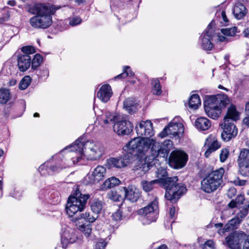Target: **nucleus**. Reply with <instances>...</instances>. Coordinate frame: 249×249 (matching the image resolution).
<instances>
[{"label": "nucleus", "mask_w": 249, "mask_h": 249, "mask_svg": "<svg viewBox=\"0 0 249 249\" xmlns=\"http://www.w3.org/2000/svg\"><path fill=\"white\" fill-rule=\"evenodd\" d=\"M205 145H207L208 148L204 153L205 157L208 158L211 154L217 149L220 146V143L218 142L215 136L211 135L206 140Z\"/></svg>", "instance_id": "aec40b11"}, {"label": "nucleus", "mask_w": 249, "mask_h": 249, "mask_svg": "<svg viewBox=\"0 0 249 249\" xmlns=\"http://www.w3.org/2000/svg\"><path fill=\"white\" fill-rule=\"evenodd\" d=\"M234 200L236 201V203L238 205H240V204L243 203L244 200V196L242 195H238L236 198Z\"/></svg>", "instance_id": "680f3d73"}, {"label": "nucleus", "mask_w": 249, "mask_h": 249, "mask_svg": "<svg viewBox=\"0 0 249 249\" xmlns=\"http://www.w3.org/2000/svg\"><path fill=\"white\" fill-rule=\"evenodd\" d=\"M134 75V73L131 71L130 68L128 66H125L123 70V72L116 76L115 79L125 78L127 76L132 77Z\"/></svg>", "instance_id": "79ce46f5"}, {"label": "nucleus", "mask_w": 249, "mask_h": 249, "mask_svg": "<svg viewBox=\"0 0 249 249\" xmlns=\"http://www.w3.org/2000/svg\"><path fill=\"white\" fill-rule=\"evenodd\" d=\"M122 212L120 210H118L116 212L112 214V217L113 220L115 221H119L122 219Z\"/></svg>", "instance_id": "6e6d98bb"}, {"label": "nucleus", "mask_w": 249, "mask_h": 249, "mask_svg": "<svg viewBox=\"0 0 249 249\" xmlns=\"http://www.w3.org/2000/svg\"><path fill=\"white\" fill-rule=\"evenodd\" d=\"M112 91L110 86L105 84L102 86L97 93V97L103 102H107L111 97Z\"/></svg>", "instance_id": "4be33fe9"}, {"label": "nucleus", "mask_w": 249, "mask_h": 249, "mask_svg": "<svg viewBox=\"0 0 249 249\" xmlns=\"http://www.w3.org/2000/svg\"><path fill=\"white\" fill-rule=\"evenodd\" d=\"M201 105V101L198 94H193L190 98L189 106L190 108L196 109Z\"/></svg>", "instance_id": "e433bc0d"}, {"label": "nucleus", "mask_w": 249, "mask_h": 249, "mask_svg": "<svg viewBox=\"0 0 249 249\" xmlns=\"http://www.w3.org/2000/svg\"><path fill=\"white\" fill-rule=\"evenodd\" d=\"M136 130L138 138L142 139H149L154 135L152 123L148 120L140 123L136 126Z\"/></svg>", "instance_id": "2eb2a0df"}, {"label": "nucleus", "mask_w": 249, "mask_h": 249, "mask_svg": "<svg viewBox=\"0 0 249 249\" xmlns=\"http://www.w3.org/2000/svg\"><path fill=\"white\" fill-rule=\"evenodd\" d=\"M236 194V190L234 187H231L229 189L228 192H227V196L230 198H231L233 197H234Z\"/></svg>", "instance_id": "13d9d810"}, {"label": "nucleus", "mask_w": 249, "mask_h": 249, "mask_svg": "<svg viewBox=\"0 0 249 249\" xmlns=\"http://www.w3.org/2000/svg\"><path fill=\"white\" fill-rule=\"evenodd\" d=\"M223 132L221 133V138L225 142H228L235 138L238 133V129L235 125L227 118L224 119V122L221 124Z\"/></svg>", "instance_id": "9b49d317"}, {"label": "nucleus", "mask_w": 249, "mask_h": 249, "mask_svg": "<svg viewBox=\"0 0 249 249\" xmlns=\"http://www.w3.org/2000/svg\"><path fill=\"white\" fill-rule=\"evenodd\" d=\"M204 109L206 114L209 117L215 119H217L221 114L222 111L216 105L206 99L204 101Z\"/></svg>", "instance_id": "6ab92c4d"}, {"label": "nucleus", "mask_w": 249, "mask_h": 249, "mask_svg": "<svg viewBox=\"0 0 249 249\" xmlns=\"http://www.w3.org/2000/svg\"><path fill=\"white\" fill-rule=\"evenodd\" d=\"M214 243L212 240H208L206 241L203 246L202 247L201 249H213Z\"/></svg>", "instance_id": "5fc2aeb1"}, {"label": "nucleus", "mask_w": 249, "mask_h": 249, "mask_svg": "<svg viewBox=\"0 0 249 249\" xmlns=\"http://www.w3.org/2000/svg\"><path fill=\"white\" fill-rule=\"evenodd\" d=\"M128 145L132 149H137L135 154L138 156L144 157L148 155L150 159L155 162L158 156L164 158L165 155L161 153V143L154 139H142L135 138L128 142Z\"/></svg>", "instance_id": "7ed1b4c3"}, {"label": "nucleus", "mask_w": 249, "mask_h": 249, "mask_svg": "<svg viewBox=\"0 0 249 249\" xmlns=\"http://www.w3.org/2000/svg\"><path fill=\"white\" fill-rule=\"evenodd\" d=\"M31 78L29 76H26L21 80L19 84V88L21 90L26 89L30 85Z\"/></svg>", "instance_id": "a18cd8bd"}, {"label": "nucleus", "mask_w": 249, "mask_h": 249, "mask_svg": "<svg viewBox=\"0 0 249 249\" xmlns=\"http://www.w3.org/2000/svg\"><path fill=\"white\" fill-rule=\"evenodd\" d=\"M188 160L187 155L183 151L176 150L173 151L170 156V162L175 169L183 167Z\"/></svg>", "instance_id": "f8f14e48"}, {"label": "nucleus", "mask_w": 249, "mask_h": 249, "mask_svg": "<svg viewBox=\"0 0 249 249\" xmlns=\"http://www.w3.org/2000/svg\"><path fill=\"white\" fill-rule=\"evenodd\" d=\"M89 195H83L77 189L73 195L70 196L68 199L66 207L67 214L72 218L78 212L83 211L86 207Z\"/></svg>", "instance_id": "39448f33"}, {"label": "nucleus", "mask_w": 249, "mask_h": 249, "mask_svg": "<svg viewBox=\"0 0 249 249\" xmlns=\"http://www.w3.org/2000/svg\"><path fill=\"white\" fill-rule=\"evenodd\" d=\"M232 12L236 19H241L247 14L248 10L242 3L237 2L233 8Z\"/></svg>", "instance_id": "a878e982"}, {"label": "nucleus", "mask_w": 249, "mask_h": 249, "mask_svg": "<svg viewBox=\"0 0 249 249\" xmlns=\"http://www.w3.org/2000/svg\"><path fill=\"white\" fill-rule=\"evenodd\" d=\"M132 124L125 118L116 121L113 125V130L119 135H129L133 130Z\"/></svg>", "instance_id": "4468645a"}, {"label": "nucleus", "mask_w": 249, "mask_h": 249, "mask_svg": "<svg viewBox=\"0 0 249 249\" xmlns=\"http://www.w3.org/2000/svg\"><path fill=\"white\" fill-rule=\"evenodd\" d=\"M106 174V169L103 166L98 165L91 174H88L85 179L89 184H96L104 179Z\"/></svg>", "instance_id": "dca6fc26"}, {"label": "nucleus", "mask_w": 249, "mask_h": 249, "mask_svg": "<svg viewBox=\"0 0 249 249\" xmlns=\"http://www.w3.org/2000/svg\"><path fill=\"white\" fill-rule=\"evenodd\" d=\"M79 229L87 238H89L90 240L94 239V236L92 233L91 226L90 225H80L79 226Z\"/></svg>", "instance_id": "c9c22d12"}, {"label": "nucleus", "mask_w": 249, "mask_h": 249, "mask_svg": "<svg viewBox=\"0 0 249 249\" xmlns=\"http://www.w3.org/2000/svg\"><path fill=\"white\" fill-rule=\"evenodd\" d=\"M115 116L111 113L106 112L105 117L103 118V121L104 124H108L115 121Z\"/></svg>", "instance_id": "8fccbe9b"}, {"label": "nucleus", "mask_w": 249, "mask_h": 249, "mask_svg": "<svg viewBox=\"0 0 249 249\" xmlns=\"http://www.w3.org/2000/svg\"><path fill=\"white\" fill-rule=\"evenodd\" d=\"M238 205L236 203V201L232 200L229 204L228 206L230 208H234L237 207Z\"/></svg>", "instance_id": "69168bd1"}, {"label": "nucleus", "mask_w": 249, "mask_h": 249, "mask_svg": "<svg viewBox=\"0 0 249 249\" xmlns=\"http://www.w3.org/2000/svg\"><path fill=\"white\" fill-rule=\"evenodd\" d=\"M10 13L8 11L3 9L0 11V24H3L8 21L10 18Z\"/></svg>", "instance_id": "de8ad7c7"}, {"label": "nucleus", "mask_w": 249, "mask_h": 249, "mask_svg": "<svg viewBox=\"0 0 249 249\" xmlns=\"http://www.w3.org/2000/svg\"><path fill=\"white\" fill-rule=\"evenodd\" d=\"M238 171L243 176L249 177V163L238 165Z\"/></svg>", "instance_id": "37998d69"}, {"label": "nucleus", "mask_w": 249, "mask_h": 249, "mask_svg": "<svg viewBox=\"0 0 249 249\" xmlns=\"http://www.w3.org/2000/svg\"><path fill=\"white\" fill-rule=\"evenodd\" d=\"M77 239V236L72 231L71 232L65 231L61 236V244L63 248H66L69 244L74 243Z\"/></svg>", "instance_id": "393cba45"}, {"label": "nucleus", "mask_w": 249, "mask_h": 249, "mask_svg": "<svg viewBox=\"0 0 249 249\" xmlns=\"http://www.w3.org/2000/svg\"><path fill=\"white\" fill-rule=\"evenodd\" d=\"M126 199L131 202H136L139 198L140 192L138 189L134 186H129L124 187Z\"/></svg>", "instance_id": "412c9836"}, {"label": "nucleus", "mask_w": 249, "mask_h": 249, "mask_svg": "<svg viewBox=\"0 0 249 249\" xmlns=\"http://www.w3.org/2000/svg\"><path fill=\"white\" fill-rule=\"evenodd\" d=\"M240 113L237 111L236 107L233 105L230 106L228 108L226 115L225 116L224 119H227L230 120V119L232 121H237L239 119Z\"/></svg>", "instance_id": "2f4dec72"}, {"label": "nucleus", "mask_w": 249, "mask_h": 249, "mask_svg": "<svg viewBox=\"0 0 249 249\" xmlns=\"http://www.w3.org/2000/svg\"><path fill=\"white\" fill-rule=\"evenodd\" d=\"M216 14L218 15V16L221 15V18L223 21V22L222 21H221V22L225 25H227L229 20L226 16V12L224 11H222L220 13H217Z\"/></svg>", "instance_id": "bf43d9fd"}, {"label": "nucleus", "mask_w": 249, "mask_h": 249, "mask_svg": "<svg viewBox=\"0 0 249 249\" xmlns=\"http://www.w3.org/2000/svg\"><path fill=\"white\" fill-rule=\"evenodd\" d=\"M82 142L84 150H85L84 152L89 154L91 160H98L103 155L104 148L100 143L90 141L84 142L82 140Z\"/></svg>", "instance_id": "1a4fd4ad"}, {"label": "nucleus", "mask_w": 249, "mask_h": 249, "mask_svg": "<svg viewBox=\"0 0 249 249\" xmlns=\"http://www.w3.org/2000/svg\"><path fill=\"white\" fill-rule=\"evenodd\" d=\"M54 6L36 3L30 7L29 12L36 16L29 20L31 26L36 29H46L52 24V17L56 10Z\"/></svg>", "instance_id": "f03ea898"}, {"label": "nucleus", "mask_w": 249, "mask_h": 249, "mask_svg": "<svg viewBox=\"0 0 249 249\" xmlns=\"http://www.w3.org/2000/svg\"><path fill=\"white\" fill-rule=\"evenodd\" d=\"M196 127L202 131L208 130L211 125V122L209 119L205 117H200L197 118L195 122Z\"/></svg>", "instance_id": "c85d7f7f"}, {"label": "nucleus", "mask_w": 249, "mask_h": 249, "mask_svg": "<svg viewBox=\"0 0 249 249\" xmlns=\"http://www.w3.org/2000/svg\"><path fill=\"white\" fill-rule=\"evenodd\" d=\"M31 57L30 55L23 54L18 58V65L21 71H25L31 66Z\"/></svg>", "instance_id": "b1692460"}, {"label": "nucleus", "mask_w": 249, "mask_h": 249, "mask_svg": "<svg viewBox=\"0 0 249 249\" xmlns=\"http://www.w3.org/2000/svg\"><path fill=\"white\" fill-rule=\"evenodd\" d=\"M249 205L247 207L243 208L240 212L238 213L235 216L237 218H238L239 220L242 222L243 219L247 215L249 212Z\"/></svg>", "instance_id": "09e8293b"}, {"label": "nucleus", "mask_w": 249, "mask_h": 249, "mask_svg": "<svg viewBox=\"0 0 249 249\" xmlns=\"http://www.w3.org/2000/svg\"><path fill=\"white\" fill-rule=\"evenodd\" d=\"M225 170L220 168L209 173L202 181L201 188L207 193H212L216 190L223 182V176Z\"/></svg>", "instance_id": "423d86ee"}, {"label": "nucleus", "mask_w": 249, "mask_h": 249, "mask_svg": "<svg viewBox=\"0 0 249 249\" xmlns=\"http://www.w3.org/2000/svg\"><path fill=\"white\" fill-rule=\"evenodd\" d=\"M218 39L220 42H228V38L222 35H219L218 36Z\"/></svg>", "instance_id": "338daca9"}, {"label": "nucleus", "mask_w": 249, "mask_h": 249, "mask_svg": "<svg viewBox=\"0 0 249 249\" xmlns=\"http://www.w3.org/2000/svg\"><path fill=\"white\" fill-rule=\"evenodd\" d=\"M138 214L141 217L143 224L148 225L154 222L158 218L159 213V204L157 197L146 206L139 209Z\"/></svg>", "instance_id": "0eeeda50"}, {"label": "nucleus", "mask_w": 249, "mask_h": 249, "mask_svg": "<svg viewBox=\"0 0 249 249\" xmlns=\"http://www.w3.org/2000/svg\"><path fill=\"white\" fill-rule=\"evenodd\" d=\"M152 85V91L154 94L160 95L162 93L161 86L159 79H152L151 80Z\"/></svg>", "instance_id": "ea45409f"}, {"label": "nucleus", "mask_w": 249, "mask_h": 249, "mask_svg": "<svg viewBox=\"0 0 249 249\" xmlns=\"http://www.w3.org/2000/svg\"><path fill=\"white\" fill-rule=\"evenodd\" d=\"M243 249H249V236L247 237L244 242Z\"/></svg>", "instance_id": "e2e57ef3"}, {"label": "nucleus", "mask_w": 249, "mask_h": 249, "mask_svg": "<svg viewBox=\"0 0 249 249\" xmlns=\"http://www.w3.org/2000/svg\"><path fill=\"white\" fill-rule=\"evenodd\" d=\"M127 145L128 147H130V149L133 151V160H137L133 168L135 172L140 176H142L149 170H151V169L154 168L153 164H155V162L150 159L148 155L144 157L138 156V155L135 154L137 149H131V147L128 145V143Z\"/></svg>", "instance_id": "6e6552de"}, {"label": "nucleus", "mask_w": 249, "mask_h": 249, "mask_svg": "<svg viewBox=\"0 0 249 249\" xmlns=\"http://www.w3.org/2000/svg\"><path fill=\"white\" fill-rule=\"evenodd\" d=\"M97 217L98 215L97 214H95V213L92 214L90 212H86L85 213H81L78 216L75 215L71 220L76 222L79 220L83 219L87 222L93 223L96 220Z\"/></svg>", "instance_id": "cd10ccee"}, {"label": "nucleus", "mask_w": 249, "mask_h": 249, "mask_svg": "<svg viewBox=\"0 0 249 249\" xmlns=\"http://www.w3.org/2000/svg\"><path fill=\"white\" fill-rule=\"evenodd\" d=\"M42 61V57L39 54H36L32 60V68L36 69L37 68Z\"/></svg>", "instance_id": "c03bdc74"}, {"label": "nucleus", "mask_w": 249, "mask_h": 249, "mask_svg": "<svg viewBox=\"0 0 249 249\" xmlns=\"http://www.w3.org/2000/svg\"><path fill=\"white\" fill-rule=\"evenodd\" d=\"M243 34L244 36L249 37V26L245 29Z\"/></svg>", "instance_id": "774afa93"}, {"label": "nucleus", "mask_w": 249, "mask_h": 249, "mask_svg": "<svg viewBox=\"0 0 249 249\" xmlns=\"http://www.w3.org/2000/svg\"><path fill=\"white\" fill-rule=\"evenodd\" d=\"M138 105L132 98H127L124 102V107L130 114H133L138 110Z\"/></svg>", "instance_id": "7c9ffc66"}, {"label": "nucleus", "mask_w": 249, "mask_h": 249, "mask_svg": "<svg viewBox=\"0 0 249 249\" xmlns=\"http://www.w3.org/2000/svg\"><path fill=\"white\" fill-rule=\"evenodd\" d=\"M104 205V203L98 199L93 200L90 204L91 210L95 214H98L101 212Z\"/></svg>", "instance_id": "f704fd0d"}, {"label": "nucleus", "mask_w": 249, "mask_h": 249, "mask_svg": "<svg viewBox=\"0 0 249 249\" xmlns=\"http://www.w3.org/2000/svg\"><path fill=\"white\" fill-rule=\"evenodd\" d=\"M238 165L249 163V149L242 148L241 149L237 159Z\"/></svg>", "instance_id": "473e14b6"}, {"label": "nucleus", "mask_w": 249, "mask_h": 249, "mask_svg": "<svg viewBox=\"0 0 249 249\" xmlns=\"http://www.w3.org/2000/svg\"><path fill=\"white\" fill-rule=\"evenodd\" d=\"M83 138H79L74 143L64 149L56 156L64 160L63 167H69L79 162L84 158Z\"/></svg>", "instance_id": "20e7f679"}, {"label": "nucleus", "mask_w": 249, "mask_h": 249, "mask_svg": "<svg viewBox=\"0 0 249 249\" xmlns=\"http://www.w3.org/2000/svg\"><path fill=\"white\" fill-rule=\"evenodd\" d=\"M108 196L110 199L114 201H119L122 199L121 196L115 191H111L108 194Z\"/></svg>", "instance_id": "3c124183"}, {"label": "nucleus", "mask_w": 249, "mask_h": 249, "mask_svg": "<svg viewBox=\"0 0 249 249\" xmlns=\"http://www.w3.org/2000/svg\"><path fill=\"white\" fill-rule=\"evenodd\" d=\"M120 183V181L119 179L115 177H111L105 181L103 184L100 186V190L101 191H105L119 185Z\"/></svg>", "instance_id": "bb28decb"}, {"label": "nucleus", "mask_w": 249, "mask_h": 249, "mask_svg": "<svg viewBox=\"0 0 249 249\" xmlns=\"http://www.w3.org/2000/svg\"><path fill=\"white\" fill-rule=\"evenodd\" d=\"M81 22V19L78 17H74L70 20V24L72 26L79 24Z\"/></svg>", "instance_id": "4d7b16f0"}, {"label": "nucleus", "mask_w": 249, "mask_h": 249, "mask_svg": "<svg viewBox=\"0 0 249 249\" xmlns=\"http://www.w3.org/2000/svg\"><path fill=\"white\" fill-rule=\"evenodd\" d=\"M183 131V126L181 123L171 122L168 125L164 128L163 131L160 133V137L163 138L167 135L177 136L179 133Z\"/></svg>", "instance_id": "f3484780"}, {"label": "nucleus", "mask_w": 249, "mask_h": 249, "mask_svg": "<svg viewBox=\"0 0 249 249\" xmlns=\"http://www.w3.org/2000/svg\"><path fill=\"white\" fill-rule=\"evenodd\" d=\"M221 32L225 36H233L237 32V27H233L230 28L222 29Z\"/></svg>", "instance_id": "49530a36"}, {"label": "nucleus", "mask_w": 249, "mask_h": 249, "mask_svg": "<svg viewBox=\"0 0 249 249\" xmlns=\"http://www.w3.org/2000/svg\"><path fill=\"white\" fill-rule=\"evenodd\" d=\"M229 156V150L227 148H223L221 150L220 160L223 162L226 161Z\"/></svg>", "instance_id": "603ef678"}, {"label": "nucleus", "mask_w": 249, "mask_h": 249, "mask_svg": "<svg viewBox=\"0 0 249 249\" xmlns=\"http://www.w3.org/2000/svg\"><path fill=\"white\" fill-rule=\"evenodd\" d=\"M125 147L127 149V152L125 154L117 158H111L108 160L107 164L110 168H123L133 161V151L130 149V147H128L127 144Z\"/></svg>", "instance_id": "9d476101"}, {"label": "nucleus", "mask_w": 249, "mask_h": 249, "mask_svg": "<svg viewBox=\"0 0 249 249\" xmlns=\"http://www.w3.org/2000/svg\"><path fill=\"white\" fill-rule=\"evenodd\" d=\"M159 183V179H153L152 180H149V179H143L141 181V184L142 189L146 192H149L155 188L156 187V185Z\"/></svg>", "instance_id": "c756f323"}, {"label": "nucleus", "mask_w": 249, "mask_h": 249, "mask_svg": "<svg viewBox=\"0 0 249 249\" xmlns=\"http://www.w3.org/2000/svg\"><path fill=\"white\" fill-rule=\"evenodd\" d=\"M161 143V153L163 155L167 156L169 151L171 149L173 146V142L170 140H166L163 143Z\"/></svg>", "instance_id": "4c0bfd02"}, {"label": "nucleus", "mask_w": 249, "mask_h": 249, "mask_svg": "<svg viewBox=\"0 0 249 249\" xmlns=\"http://www.w3.org/2000/svg\"><path fill=\"white\" fill-rule=\"evenodd\" d=\"M11 98L10 91L6 89H0V103L6 104Z\"/></svg>", "instance_id": "58836bf2"}, {"label": "nucleus", "mask_w": 249, "mask_h": 249, "mask_svg": "<svg viewBox=\"0 0 249 249\" xmlns=\"http://www.w3.org/2000/svg\"><path fill=\"white\" fill-rule=\"evenodd\" d=\"M64 160L61 157V158H59L58 163L53 166H52L49 167V170H51L52 172L57 173L59 172L62 169L66 168V167H63Z\"/></svg>", "instance_id": "a19ab883"}, {"label": "nucleus", "mask_w": 249, "mask_h": 249, "mask_svg": "<svg viewBox=\"0 0 249 249\" xmlns=\"http://www.w3.org/2000/svg\"><path fill=\"white\" fill-rule=\"evenodd\" d=\"M214 23L212 21L207 28V31L203 33L200 36L201 40V47L203 50L209 51L213 48V44L211 42V39L214 35V31L213 29Z\"/></svg>", "instance_id": "ddd939ff"}, {"label": "nucleus", "mask_w": 249, "mask_h": 249, "mask_svg": "<svg viewBox=\"0 0 249 249\" xmlns=\"http://www.w3.org/2000/svg\"><path fill=\"white\" fill-rule=\"evenodd\" d=\"M241 222L240 220H239L238 218L235 216L225 225L223 230L225 232H227L231 230L236 229Z\"/></svg>", "instance_id": "72a5a7b5"}, {"label": "nucleus", "mask_w": 249, "mask_h": 249, "mask_svg": "<svg viewBox=\"0 0 249 249\" xmlns=\"http://www.w3.org/2000/svg\"><path fill=\"white\" fill-rule=\"evenodd\" d=\"M207 99L214 105H216L221 111L222 109L225 108L230 103L229 97L225 94L210 96Z\"/></svg>", "instance_id": "a211bd4d"}, {"label": "nucleus", "mask_w": 249, "mask_h": 249, "mask_svg": "<svg viewBox=\"0 0 249 249\" xmlns=\"http://www.w3.org/2000/svg\"><path fill=\"white\" fill-rule=\"evenodd\" d=\"M107 244V242H105L102 239L101 241H99L96 243L95 249H105V248L106 247Z\"/></svg>", "instance_id": "052dcab7"}, {"label": "nucleus", "mask_w": 249, "mask_h": 249, "mask_svg": "<svg viewBox=\"0 0 249 249\" xmlns=\"http://www.w3.org/2000/svg\"><path fill=\"white\" fill-rule=\"evenodd\" d=\"M239 236V234L237 232L232 233L226 237L224 244L231 249H240Z\"/></svg>", "instance_id": "5701e85b"}, {"label": "nucleus", "mask_w": 249, "mask_h": 249, "mask_svg": "<svg viewBox=\"0 0 249 249\" xmlns=\"http://www.w3.org/2000/svg\"><path fill=\"white\" fill-rule=\"evenodd\" d=\"M21 51L24 54L29 55L30 54H33L35 53V48L31 46H24L21 48Z\"/></svg>", "instance_id": "864d4df0"}, {"label": "nucleus", "mask_w": 249, "mask_h": 249, "mask_svg": "<svg viewBox=\"0 0 249 249\" xmlns=\"http://www.w3.org/2000/svg\"><path fill=\"white\" fill-rule=\"evenodd\" d=\"M170 216L171 219H175V208L173 207L170 208L169 212Z\"/></svg>", "instance_id": "0e129e2a"}, {"label": "nucleus", "mask_w": 249, "mask_h": 249, "mask_svg": "<svg viewBox=\"0 0 249 249\" xmlns=\"http://www.w3.org/2000/svg\"><path fill=\"white\" fill-rule=\"evenodd\" d=\"M151 170L152 171H154L156 173L155 177L158 178V179L160 180V182L163 184L166 189L164 196L166 199L172 202H176L181 196L185 193L186 191L185 186L177 182L178 180L177 177L163 178L167 174L165 169L161 167L156 168L154 166V168Z\"/></svg>", "instance_id": "f257e3e1"}]
</instances>
